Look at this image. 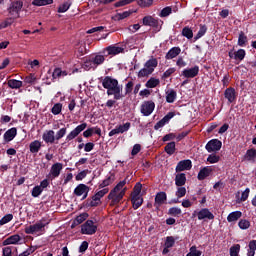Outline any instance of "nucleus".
<instances>
[{
  "label": "nucleus",
  "mask_w": 256,
  "mask_h": 256,
  "mask_svg": "<svg viewBox=\"0 0 256 256\" xmlns=\"http://www.w3.org/2000/svg\"><path fill=\"white\" fill-rule=\"evenodd\" d=\"M12 23H15V18L9 17L0 23V29H7V27H11Z\"/></svg>",
  "instance_id": "4c0bfd02"
},
{
  "label": "nucleus",
  "mask_w": 256,
  "mask_h": 256,
  "mask_svg": "<svg viewBox=\"0 0 256 256\" xmlns=\"http://www.w3.org/2000/svg\"><path fill=\"white\" fill-rule=\"evenodd\" d=\"M74 195H76V197L82 196V199H87V196L89 195V186L85 184H79L74 189Z\"/></svg>",
  "instance_id": "ddd939ff"
},
{
  "label": "nucleus",
  "mask_w": 256,
  "mask_h": 256,
  "mask_svg": "<svg viewBox=\"0 0 256 256\" xmlns=\"http://www.w3.org/2000/svg\"><path fill=\"white\" fill-rule=\"evenodd\" d=\"M193 167L191 160H182L176 166V171H189Z\"/></svg>",
  "instance_id": "f3484780"
},
{
  "label": "nucleus",
  "mask_w": 256,
  "mask_h": 256,
  "mask_svg": "<svg viewBox=\"0 0 256 256\" xmlns=\"http://www.w3.org/2000/svg\"><path fill=\"white\" fill-rule=\"evenodd\" d=\"M185 195H187V188L180 186L176 191V197L181 199L182 197H185Z\"/></svg>",
  "instance_id": "864d4df0"
},
{
  "label": "nucleus",
  "mask_w": 256,
  "mask_h": 256,
  "mask_svg": "<svg viewBox=\"0 0 256 256\" xmlns=\"http://www.w3.org/2000/svg\"><path fill=\"white\" fill-rule=\"evenodd\" d=\"M69 7H71V3L69 2L61 4L58 8V13H66V11H69Z\"/></svg>",
  "instance_id": "052dcab7"
},
{
  "label": "nucleus",
  "mask_w": 256,
  "mask_h": 256,
  "mask_svg": "<svg viewBox=\"0 0 256 256\" xmlns=\"http://www.w3.org/2000/svg\"><path fill=\"white\" fill-rule=\"evenodd\" d=\"M81 233L82 235H95L97 233V225L93 220H87L81 226Z\"/></svg>",
  "instance_id": "0eeeda50"
},
{
  "label": "nucleus",
  "mask_w": 256,
  "mask_h": 256,
  "mask_svg": "<svg viewBox=\"0 0 256 256\" xmlns=\"http://www.w3.org/2000/svg\"><path fill=\"white\" fill-rule=\"evenodd\" d=\"M139 7H151L153 0H136Z\"/></svg>",
  "instance_id": "bf43d9fd"
},
{
  "label": "nucleus",
  "mask_w": 256,
  "mask_h": 256,
  "mask_svg": "<svg viewBox=\"0 0 256 256\" xmlns=\"http://www.w3.org/2000/svg\"><path fill=\"white\" fill-rule=\"evenodd\" d=\"M221 147H223V142H221L219 139H212L208 141L205 149L208 151V153H217V151H221Z\"/></svg>",
  "instance_id": "1a4fd4ad"
},
{
  "label": "nucleus",
  "mask_w": 256,
  "mask_h": 256,
  "mask_svg": "<svg viewBox=\"0 0 256 256\" xmlns=\"http://www.w3.org/2000/svg\"><path fill=\"white\" fill-rule=\"evenodd\" d=\"M241 245L235 244L230 248V256H239Z\"/></svg>",
  "instance_id": "49530a36"
},
{
  "label": "nucleus",
  "mask_w": 256,
  "mask_h": 256,
  "mask_svg": "<svg viewBox=\"0 0 256 256\" xmlns=\"http://www.w3.org/2000/svg\"><path fill=\"white\" fill-rule=\"evenodd\" d=\"M182 35L186 39H193V30L189 26H186L182 29Z\"/></svg>",
  "instance_id": "37998d69"
},
{
  "label": "nucleus",
  "mask_w": 256,
  "mask_h": 256,
  "mask_svg": "<svg viewBox=\"0 0 256 256\" xmlns=\"http://www.w3.org/2000/svg\"><path fill=\"white\" fill-rule=\"evenodd\" d=\"M43 193V190L41 189L40 186H35L32 189L31 195L32 197H39V195H41Z\"/></svg>",
  "instance_id": "69168bd1"
},
{
  "label": "nucleus",
  "mask_w": 256,
  "mask_h": 256,
  "mask_svg": "<svg viewBox=\"0 0 256 256\" xmlns=\"http://www.w3.org/2000/svg\"><path fill=\"white\" fill-rule=\"evenodd\" d=\"M82 69L85 71H91V69H96L95 64L93 63L92 58H88L83 64Z\"/></svg>",
  "instance_id": "72a5a7b5"
},
{
  "label": "nucleus",
  "mask_w": 256,
  "mask_h": 256,
  "mask_svg": "<svg viewBox=\"0 0 256 256\" xmlns=\"http://www.w3.org/2000/svg\"><path fill=\"white\" fill-rule=\"evenodd\" d=\"M224 97L229 103H233L237 99V92H235V88H227L224 92Z\"/></svg>",
  "instance_id": "6ab92c4d"
},
{
  "label": "nucleus",
  "mask_w": 256,
  "mask_h": 256,
  "mask_svg": "<svg viewBox=\"0 0 256 256\" xmlns=\"http://www.w3.org/2000/svg\"><path fill=\"white\" fill-rule=\"evenodd\" d=\"M107 193H109V188H103L102 190L98 191L95 196L92 197L90 207H97V205L101 203V199H103Z\"/></svg>",
  "instance_id": "9b49d317"
},
{
  "label": "nucleus",
  "mask_w": 256,
  "mask_h": 256,
  "mask_svg": "<svg viewBox=\"0 0 256 256\" xmlns=\"http://www.w3.org/2000/svg\"><path fill=\"white\" fill-rule=\"evenodd\" d=\"M187 183V177L185 176V173L177 174L175 177V185L177 187H183Z\"/></svg>",
  "instance_id": "bb28decb"
},
{
  "label": "nucleus",
  "mask_w": 256,
  "mask_h": 256,
  "mask_svg": "<svg viewBox=\"0 0 256 256\" xmlns=\"http://www.w3.org/2000/svg\"><path fill=\"white\" fill-rule=\"evenodd\" d=\"M67 135V128H61L60 130L57 131L55 140L59 141L60 139H63V136Z\"/></svg>",
  "instance_id": "4d7b16f0"
},
{
  "label": "nucleus",
  "mask_w": 256,
  "mask_h": 256,
  "mask_svg": "<svg viewBox=\"0 0 256 256\" xmlns=\"http://www.w3.org/2000/svg\"><path fill=\"white\" fill-rule=\"evenodd\" d=\"M47 225H49V222H46L45 219H42L33 225L26 226L25 233L26 235H43Z\"/></svg>",
  "instance_id": "7ed1b4c3"
},
{
  "label": "nucleus",
  "mask_w": 256,
  "mask_h": 256,
  "mask_svg": "<svg viewBox=\"0 0 256 256\" xmlns=\"http://www.w3.org/2000/svg\"><path fill=\"white\" fill-rule=\"evenodd\" d=\"M62 110H63V104H62V103H56V104H54V106L52 107L51 113H52L53 115H59Z\"/></svg>",
  "instance_id": "a18cd8bd"
},
{
  "label": "nucleus",
  "mask_w": 256,
  "mask_h": 256,
  "mask_svg": "<svg viewBox=\"0 0 256 256\" xmlns=\"http://www.w3.org/2000/svg\"><path fill=\"white\" fill-rule=\"evenodd\" d=\"M32 5L43 7L45 5H53V0H33Z\"/></svg>",
  "instance_id": "58836bf2"
},
{
  "label": "nucleus",
  "mask_w": 256,
  "mask_h": 256,
  "mask_svg": "<svg viewBox=\"0 0 256 256\" xmlns=\"http://www.w3.org/2000/svg\"><path fill=\"white\" fill-rule=\"evenodd\" d=\"M102 87L107 89V95H114L116 101L123 99L121 86H119V81H117V79L112 78L111 76H106L102 81Z\"/></svg>",
  "instance_id": "f03ea898"
},
{
  "label": "nucleus",
  "mask_w": 256,
  "mask_h": 256,
  "mask_svg": "<svg viewBox=\"0 0 256 256\" xmlns=\"http://www.w3.org/2000/svg\"><path fill=\"white\" fill-rule=\"evenodd\" d=\"M242 216L243 213L241 211H234L227 216V221L228 223H235L239 221V219H241Z\"/></svg>",
  "instance_id": "393cba45"
},
{
  "label": "nucleus",
  "mask_w": 256,
  "mask_h": 256,
  "mask_svg": "<svg viewBox=\"0 0 256 256\" xmlns=\"http://www.w3.org/2000/svg\"><path fill=\"white\" fill-rule=\"evenodd\" d=\"M169 215H172V217H179L183 211H181V208L179 207H172L168 210Z\"/></svg>",
  "instance_id": "de8ad7c7"
},
{
  "label": "nucleus",
  "mask_w": 256,
  "mask_h": 256,
  "mask_svg": "<svg viewBox=\"0 0 256 256\" xmlns=\"http://www.w3.org/2000/svg\"><path fill=\"white\" fill-rule=\"evenodd\" d=\"M30 153H39L41 149V142L39 140H35L30 143Z\"/></svg>",
  "instance_id": "473e14b6"
},
{
  "label": "nucleus",
  "mask_w": 256,
  "mask_h": 256,
  "mask_svg": "<svg viewBox=\"0 0 256 256\" xmlns=\"http://www.w3.org/2000/svg\"><path fill=\"white\" fill-rule=\"evenodd\" d=\"M127 183H129V176L119 181L108 195L111 206L119 205L127 193Z\"/></svg>",
  "instance_id": "f257e3e1"
},
{
  "label": "nucleus",
  "mask_w": 256,
  "mask_h": 256,
  "mask_svg": "<svg viewBox=\"0 0 256 256\" xmlns=\"http://www.w3.org/2000/svg\"><path fill=\"white\" fill-rule=\"evenodd\" d=\"M89 171L88 170H82L81 172H79L75 179L76 181H83V179H85V177H87Z\"/></svg>",
  "instance_id": "0e129e2a"
},
{
  "label": "nucleus",
  "mask_w": 256,
  "mask_h": 256,
  "mask_svg": "<svg viewBox=\"0 0 256 256\" xmlns=\"http://www.w3.org/2000/svg\"><path fill=\"white\" fill-rule=\"evenodd\" d=\"M238 226L245 230V229H249V227H251V222H249L248 220L242 219L238 222Z\"/></svg>",
  "instance_id": "13d9d810"
},
{
  "label": "nucleus",
  "mask_w": 256,
  "mask_h": 256,
  "mask_svg": "<svg viewBox=\"0 0 256 256\" xmlns=\"http://www.w3.org/2000/svg\"><path fill=\"white\" fill-rule=\"evenodd\" d=\"M19 241H21V236L15 234L4 240V245H17Z\"/></svg>",
  "instance_id": "c85d7f7f"
},
{
  "label": "nucleus",
  "mask_w": 256,
  "mask_h": 256,
  "mask_svg": "<svg viewBox=\"0 0 256 256\" xmlns=\"http://www.w3.org/2000/svg\"><path fill=\"white\" fill-rule=\"evenodd\" d=\"M124 49L118 45H111L104 49L103 53L105 57L108 55H119V53H123Z\"/></svg>",
  "instance_id": "2eb2a0df"
},
{
  "label": "nucleus",
  "mask_w": 256,
  "mask_h": 256,
  "mask_svg": "<svg viewBox=\"0 0 256 256\" xmlns=\"http://www.w3.org/2000/svg\"><path fill=\"white\" fill-rule=\"evenodd\" d=\"M153 111H155V102L151 100L144 101L140 106V112L142 115H144V117H149Z\"/></svg>",
  "instance_id": "9d476101"
},
{
  "label": "nucleus",
  "mask_w": 256,
  "mask_h": 256,
  "mask_svg": "<svg viewBox=\"0 0 256 256\" xmlns=\"http://www.w3.org/2000/svg\"><path fill=\"white\" fill-rule=\"evenodd\" d=\"M175 241H179V236H167L164 247H169L171 249V247L175 246Z\"/></svg>",
  "instance_id": "7c9ffc66"
},
{
  "label": "nucleus",
  "mask_w": 256,
  "mask_h": 256,
  "mask_svg": "<svg viewBox=\"0 0 256 256\" xmlns=\"http://www.w3.org/2000/svg\"><path fill=\"white\" fill-rule=\"evenodd\" d=\"M141 189H143V185H141L139 182L136 183L132 192V196H141Z\"/></svg>",
  "instance_id": "6e6d98bb"
},
{
  "label": "nucleus",
  "mask_w": 256,
  "mask_h": 256,
  "mask_svg": "<svg viewBox=\"0 0 256 256\" xmlns=\"http://www.w3.org/2000/svg\"><path fill=\"white\" fill-rule=\"evenodd\" d=\"M181 53V48L179 47H173L171 48L167 54H166V59H175L179 54Z\"/></svg>",
  "instance_id": "c756f323"
},
{
  "label": "nucleus",
  "mask_w": 256,
  "mask_h": 256,
  "mask_svg": "<svg viewBox=\"0 0 256 256\" xmlns=\"http://www.w3.org/2000/svg\"><path fill=\"white\" fill-rule=\"evenodd\" d=\"M10 221H13V214H6L0 220V225H7Z\"/></svg>",
  "instance_id": "5fc2aeb1"
},
{
  "label": "nucleus",
  "mask_w": 256,
  "mask_h": 256,
  "mask_svg": "<svg viewBox=\"0 0 256 256\" xmlns=\"http://www.w3.org/2000/svg\"><path fill=\"white\" fill-rule=\"evenodd\" d=\"M197 215H198L199 221H203V219H209L210 221H212V219H215V215H213V213H211V211H209V209L207 208L201 209L197 213Z\"/></svg>",
  "instance_id": "dca6fc26"
},
{
  "label": "nucleus",
  "mask_w": 256,
  "mask_h": 256,
  "mask_svg": "<svg viewBox=\"0 0 256 256\" xmlns=\"http://www.w3.org/2000/svg\"><path fill=\"white\" fill-rule=\"evenodd\" d=\"M42 139L46 143H50L51 145H53V143H55V131L46 130L42 135Z\"/></svg>",
  "instance_id": "aec40b11"
},
{
  "label": "nucleus",
  "mask_w": 256,
  "mask_h": 256,
  "mask_svg": "<svg viewBox=\"0 0 256 256\" xmlns=\"http://www.w3.org/2000/svg\"><path fill=\"white\" fill-rule=\"evenodd\" d=\"M165 152L167 155H173L175 153V142H170L165 146Z\"/></svg>",
  "instance_id": "8fccbe9b"
},
{
  "label": "nucleus",
  "mask_w": 256,
  "mask_h": 256,
  "mask_svg": "<svg viewBox=\"0 0 256 256\" xmlns=\"http://www.w3.org/2000/svg\"><path fill=\"white\" fill-rule=\"evenodd\" d=\"M92 59V62L94 63V67H99V65H103L105 63V55L96 54L94 56L90 57Z\"/></svg>",
  "instance_id": "a878e982"
},
{
  "label": "nucleus",
  "mask_w": 256,
  "mask_h": 256,
  "mask_svg": "<svg viewBox=\"0 0 256 256\" xmlns=\"http://www.w3.org/2000/svg\"><path fill=\"white\" fill-rule=\"evenodd\" d=\"M256 251V240H251L249 242V249L247 252V256H255Z\"/></svg>",
  "instance_id": "79ce46f5"
},
{
  "label": "nucleus",
  "mask_w": 256,
  "mask_h": 256,
  "mask_svg": "<svg viewBox=\"0 0 256 256\" xmlns=\"http://www.w3.org/2000/svg\"><path fill=\"white\" fill-rule=\"evenodd\" d=\"M88 217L89 215L87 213L80 214L74 220L75 225H81V223H83V221H85Z\"/></svg>",
  "instance_id": "09e8293b"
},
{
  "label": "nucleus",
  "mask_w": 256,
  "mask_h": 256,
  "mask_svg": "<svg viewBox=\"0 0 256 256\" xmlns=\"http://www.w3.org/2000/svg\"><path fill=\"white\" fill-rule=\"evenodd\" d=\"M211 173H213V169L210 166L202 168L198 173V180L203 181L204 179H207Z\"/></svg>",
  "instance_id": "412c9836"
},
{
  "label": "nucleus",
  "mask_w": 256,
  "mask_h": 256,
  "mask_svg": "<svg viewBox=\"0 0 256 256\" xmlns=\"http://www.w3.org/2000/svg\"><path fill=\"white\" fill-rule=\"evenodd\" d=\"M115 181V178L113 176H109L106 179H104L100 184V189H105V187H109V185H112V183Z\"/></svg>",
  "instance_id": "e433bc0d"
},
{
  "label": "nucleus",
  "mask_w": 256,
  "mask_h": 256,
  "mask_svg": "<svg viewBox=\"0 0 256 256\" xmlns=\"http://www.w3.org/2000/svg\"><path fill=\"white\" fill-rule=\"evenodd\" d=\"M142 25H144V27H153L159 31L163 25V21L157 20L151 15H147L142 19Z\"/></svg>",
  "instance_id": "39448f33"
},
{
  "label": "nucleus",
  "mask_w": 256,
  "mask_h": 256,
  "mask_svg": "<svg viewBox=\"0 0 256 256\" xmlns=\"http://www.w3.org/2000/svg\"><path fill=\"white\" fill-rule=\"evenodd\" d=\"M8 87H10V89H21V87H23V82L11 79L8 81Z\"/></svg>",
  "instance_id": "f704fd0d"
},
{
  "label": "nucleus",
  "mask_w": 256,
  "mask_h": 256,
  "mask_svg": "<svg viewBox=\"0 0 256 256\" xmlns=\"http://www.w3.org/2000/svg\"><path fill=\"white\" fill-rule=\"evenodd\" d=\"M14 137H17V128H10L4 133V141L6 143L13 141Z\"/></svg>",
  "instance_id": "5701e85b"
},
{
  "label": "nucleus",
  "mask_w": 256,
  "mask_h": 256,
  "mask_svg": "<svg viewBox=\"0 0 256 256\" xmlns=\"http://www.w3.org/2000/svg\"><path fill=\"white\" fill-rule=\"evenodd\" d=\"M167 201V194L165 192H159L156 194L155 203L156 205H163Z\"/></svg>",
  "instance_id": "2f4dec72"
},
{
  "label": "nucleus",
  "mask_w": 256,
  "mask_h": 256,
  "mask_svg": "<svg viewBox=\"0 0 256 256\" xmlns=\"http://www.w3.org/2000/svg\"><path fill=\"white\" fill-rule=\"evenodd\" d=\"M69 72L67 70H63L61 68H55L52 72V79H63V77H67Z\"/></svg>",
  "instance_id": "4be33fe9"
},
{
  "label": "nucleus",
  "mask_w": 256,
  "mask_h": 256,
  "mask_svg": "<svg viewBox=\"0 0 256 256\" xmlns=\"http://www.w3.org/2000/svg\"><path fill=\"white\" fill-rule=\"evenodd\" d=\"M133 209H139L143 205V197L132 196Z\"/></svg>",
  "instance_id": "c9c22d12"
},
{
  "label": "nucleus",
  "mask_w": 256,
  "mask_h": 256,
  "mask_svg": "<svg viewBox=\"0 0 256 256\" xmlns=\"http://www.w3.org/2000/svg\"><path fill=\"white\" fill-rule=\"evenodd\" d=\"M157 65H159V62L155 58L146 61L144 67L138 72V77H149L155 71Z\"/></svg>",
  "instance_id": "20e7f679"
},
{
  "label": "nucleus",
  "mask_w": 256,
  "mask_h": 256,
  "mask_svg": "<svg viewBox=\"0 0 256 256\" xmlns=\"http://www.w3.org/2000/svg\"><path fill=\"white\" fill-rule=\"evenodd\" d=\"M160 81L157 78H150L147 82H146V87H148V89H155V87H157V85H159Z\"/></svg>",
  "instance_id": "a19ab883"
},
{
  "label": "nucleus",
  "mask_w": 256,
  "mask_h": 256,
  "mask_svg": "<svg viewBox=\"0 0 256 256\" xmlns=\"http://www.w3.org/2000/svg\"><path fill=\"white\" fill-rule=\"evenodd\" d=\"M205 33H207V26L200 25V29H199L198 33L196 34V36L194 37L195 41H197L198 39H201V37H203L205 35Z\"/></svg>",
  "instance_id": "c03bdc74"
},
{
  "label": "nucleus",
  "mask_w": 256,
  "mask_h": 256,
  "mask_svg": "<svg viewBox=\"0 0 256 256\" xmlns=\"http://www.w3.org/2000/svg\"><path fill=\"white\" fill-rule=\"evenodd\" d=\"M249 193H251V190L249 188H246L242 193L241 197L237 198L238 203H243L249 199Z\"/></svg>",
  "instance_id": "ea45409f"
},
{
  "label": "nucleus",
  "mask_w": 256,
  "mask_h": 256,
  "mask_svg": "<svg viewBox=\"0 0 256 256\" xmlns=\"http://www.w3.org/2000/svg\"><path fill=\"white\" fill-rule=\"evenodd\" d=\"M246 43H247V36H245V34L241 32L238 38V45L239 47H245Z\"/></svg>",
  "instance_id": "603ef678"
},
{
  "label": "nucleus",
  "mask_w": 256,
  "mask_h": 256,
  "mask_svg": "<svg viewBox=\"0 0 256 256\" xmlns=\"http://www.w3.org/2000/svg\"><path fill=\"white\" fill-rule=\"evenodd\" d=\"M177 99V92L173 89H169L166 91V102L167 103H175Z\"/></svg>",
  "instance_id": "cd10ccee"
},
{
  "label": "nucleus",
  "mask_w": 256,
  "mask_h": 256,
  "mask_svg": "<svg viewBox=\"0 0 256 256\" xmlns=\"http://www.w3.org/2000/svg\"><path fill=\"white\" fill-rule=\"evenodd\" d=\"M199 75V66H194L192 68H186L182 71V76L186 79H193Z\"/></svg>",
  "instance_id": "4468645a"
},
{
  "label": "nucleus",
  "mask_w": 256,
  "mask_h": 256,
  "mask_svg": "<svg viewBox=\"0 0 256 256\" xmlns=\"http://www.w3.org/2000/svg\"><path fill=\"white\" fill-rule=\"evenodd\" d=\"M62 171H63V163L56 162L51 166L50 171L46 177L49 181H53L57 179L59 175H61Z\"/></svg>",
  "instance_id": "423d86ee"
},
{
  "label": "nucleus",
  "mask_w": 256,
  "mask_h": 256,
  "mask_svg": "<svg viewBox=\"0 0 256 256\" xmlns=\"http://www.w3.org/2000/svg\"><path fill=\"white\" fill-rule=\"evenodd\" d=\"M202 255V252L200 250H197V246H192L190 248V252L186 256H200Z\"/></svg>",
  "instance_id": "e2e57ef3"
},
{
  "label": "nucleus",
  "mask_w": 256,
  "mask_h": 256,
  "mask_svg": "<svg viewBox=\"0 0 256 256\" xmlns=\"http://www.w3.org/2000/svg\"><path fill=\"white\" fill-rule=\"evenodd\" d=\"M171 7H165L164 9H162L161 13H160V17H169V14L171 13Z\"/></svg>",
  "instance_id": "774afa93"
},
{
  "label": "nucleus",
  "mask_w": 256,
  "mask_h": 256,
  "mask_svg": "<svg viewBox=\"0 0 256 256\" xmlns=\"http://www.w3.org/2000/svg\"><path fill=\"white\" fill-rule=\"evenodd\" d=\"M87 129V123H82L73 129L67 136L66 141H73L80 133Z\"/></svg>",
  "instance_id": "f8f14e48"
},
{
  "label": "nucleus",
  "mask_w": 256,
  "mask_h": 256,
  "mask_svg": "<svg viewBox=\"0 0 256 256\" xmlns=\"http://www.w3.org/2000/svg\"><path fill=\"white\" fill-rule=\"evenodd\" d=\"M21 9H23V1L12 2L8 8L10 17L17 19L19 17V13H21Z\"/></svg>",
  "instance_id": "6e6552de"
},
{
  "label": "nucleus",
  "mask_w": 256,
  "mask_h": 256,
  "mask_svg": "<svg viewBox=\"0 0 256 256\" xmlns=\"http://www.w3.org/2000/svg\"><path fill=\"white\" fill-rule=\"evenodd\" d=\"M129 129H131L130 122H126L125 124L118 126V130L120 131V133H127Z\"/></svg>",
  "instance_id": "680f3d73"
},
{
  "label": "nucleus",
  "mask_w": 256,
  "mask_h": 256,
  "mask_svg": "<svg viewBox=\"0 0 256 256\" xmlns=\"http://www.w3.org/2000/svg\"><path fill=\"white\" fill-rule=\"evenodd\" d=\"M221 160V157L217 154H210L207 158L208 163H219V161Z\"/></svg>",
  "instance_id": "3c124183"
},
{
  "label": "nucleus",
  "mask_w": 256,
  "mask_h": 256,
  "mask_svg": "<svg viewBox=\"0 0 256 256\" xmlns=\"http://www.w3.org/2000/svg\"><path fill=\"white\" fill-rule=\"evenodd\" d=\"M245 161H249L250 163H255L256 161V149L251 148L248 149L244 155Z\"/></svg>",
  "instance_id": "b1692460"
},
{
  "label": "nucleus",
  "mask_w": 256,
  "mask_h": 256,
  "mask_svg": "<svg viewBox=\"0 0 256 256\" xmlns=\"http://www.w3.org/2000/svg\"><path fill=\"white\" fill-rule=\"evenodd\" d=\"M230 59H235L236 61H243L245 59V50L244 49H239L238 51H233L231 50L228 53Z\"/></svg>",
  "instance_id": "a211bd4d"
},
{
  "label": "nucleus",
  "mask_w": 256,
  "mask_h": 256,
  "mask_svg": "<svg viewBox=\"0 0 256 256\" xmlns=\"http://www.w3.org/2000/svg\"><path fill=\"white\" fill-rule=\"evenodd\" d=\"M133 81H129L125 86V94L129 95L133 91Z\"/></svg>",
  "instance_id": "338daca9"
}]
</instances>
